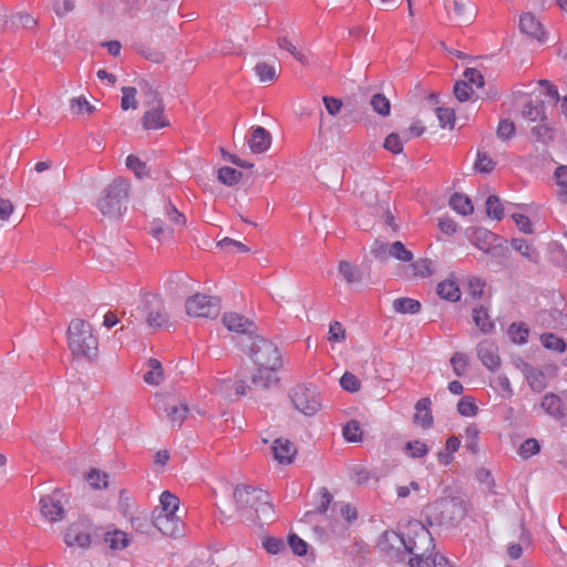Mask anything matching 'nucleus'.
Segmentation results:
<instances>
[{
	"mask_svg": "<svg viewBox=\"0 0 567 567\" xmlns=\"http://www.w3.org/2000/svg\"><path fill=\"white\" fill-rule=\"evenodd\" d=\"M251 361L249 368L251 385L267 389L278 382L277 371L282 365V358L278 347L260 336L251 339L248 347Z\"/></svg>",
	"mask_w": 567,
	"mask_h": 567,
	"instance_id": "obj_1",
	"label": "nucleus"
},
{
	"mask_svg": "<svg viewBox=\"0 0 567 567\" xmlns=\"http://www.w3.org/2000/svg\"><path fill=\"white\" fill-rule=\"evenodd\" d=\"M236 514L244 522L274 519V508L269 494L248 484H237L233 492Z\"/></svg>",
	"mask_w": 567,
	"mask_h": 567,
	"instance_id": "obj_2",
	"label": "nucleus"
},
{
	"mask_svg": "<svg viewBox=\"0 0 567 567\" xmlns=\"http://www.w3.org/2000/svg\"><path fill=\"white\" fill-rule=\"evenodd\" d=\"M466 508L460 498H442L435 501L423 511L424 522L429 526L446 529L456 527L465 517Z\"/></svg>",
	"mask_w": 567,
	"mask_h": 567,
	"instance_id": "obj_3",
	"label": "nucleus"
},
{
	"mask_svg": "<svg viewBox=\"0 0 567 567\" xmlns=\"http://www.w3.org/2000/svg\"><path fill=\"white\" fill-rule=\"evenodd\" d=\"M68 346L75 358L92 360L99 353V339L93 332L90 322L75 318L72 319L66 332Z\"/></svg>",
	"mask_w": 567,
	"mask_h": 567,
	"instance_id": "obj_4",
	"label": "nucleus"
},
{
	"mask_svg": "<svg viewBox=\"0 0 567 567\" xmlns=\"http://www.w3.org/2000/svg\"><path fill=\"white\" fill-rule=\"evenodd\" d=\"M378 548L388 554L391 558L403 559L405 554H412L413 557L410 559V567H421L422 556L425 553H419L421 546L419 538L416 537L405 539L394 530H385L378 540Z\"/></svg>",
	"mask_w": 567,
	"mask_h": 567,
	"instance_id": "obj_5",
	"label": "nucleus"
},
{
	"mask_svg": "<svg viewBox=\"0 0 567 567\" xmlns=\"http://www.w3.org/2000/svg\"><path fill=\"white\" fill-rule=\"evenodd\" d=\"M131 322L144 320L151 328L163 327L168 319L163 298L153 293L144 295L131 311Z\"/></svg>",
	"mask_w": 567,
	"mask_h": 567,
	"instance_id": "obj_6",
	"label": "nucleus"
},
{
	"mask_svg": "<svg viewBox=\"0 0 567 567\" xmlns=\"http://www.w3.org/2000/svg\"><path fill=\"white\" fill-rule=\"evenodd\" d=\"M130 184L125 179H115L109 184L96 202V207L102 215L116 217L122 214V209L128 196Z\"/></svg>",
	"mask_w": 567,
	"mask_h": 567,
	"instance_id": "obj_7",
	"label": "nucleus"
},
{
	"mask_svg": "<svg viewBox=\"0 0 567 567\" xmlns=\"http://www.w3.org/2000/svg\"><path fill=\"white\" fill-rule=\"evenodd\" d=\"M184 224L185 217L172 204H166L153 219L150 233L158 241H166L172 238L174 228Z\"/></svg>",
	"mask_w": 567,
	"mask_h": 567,
	"instance_id": "obj_8",
	"label": "nucleus"
},
{
	"mask_svg": "<svg viewBox=\"0 0 567 567\" xmlns=\"http://www.w3.org/2000/svg\"><path fill=\"white\" fill-rule=\"evenodd\" d=\"M143 103L150 107L143 116V127L145 130H158L168 125V121L163 113V103L157 92L151 87H145Z\"/></svg>",
	"mask_w": 567,
	"mask_h": 567,
	"instance_id": "obj_9",
	"label": "nucleus"
},
{
	"mask_svg": "<svg viewBox=\"0 0 567 567\" xmlns=\"http://www.w3.org/2000/svg\"><path fill=\"white\" fill-rule=\"evenodd\" d=\"M412 527L415 528V535L419 538L421 549L419 553H425L421 560V567H450L447 559L440 555L434 554V544L431 533L421 523H414Z\"/></svg>",
	"mask_w": 567,
	"mask_h": 567,
	"instance_id": "obj_10",
	"label": "nucleus"
},
{
	"mask_svg": "<svg viewBox=\"0 0 567 567\" xmlns=\"http://www.w3.org/2000/svg\"><path fill=\"white\" fill-rule=\"evenodd\" d=\"M185 308L188 316L214 319L220 312V300L216 297L196 293L186 300Z\"/></svg>",
	"mask_w": 567,
	"mask_h": 567,
	"instance_id": "obj_11",
	"label": "nucleus"
},
{
	"mask_svg": "<svg viewBox=\"0 0 567 567\" xmlns=\"http://www.w3.org/2000/svg\"><path fill=\"white\" fill-rule=\"evenodd\" d=\"M290 398L293 406L306 415H313L321 408V402L316 391L302 385L296 386Z\"/></svg>",
	"mask_w": 567,
	"mask_h": 567,
	"instance_id": "obj_12",
	"label": "nucleus"
},
{
	"mask_svg": "<svg viewBox=\"0 0 567 567\" xmlns=\"http://www.w3.org/2000/svg\"><path fill=\"white\" fill-rule=\"evenodd\" d=\"M64 494L60 489L40 498V512L44 519L51 523L60 522L64 517Z\"/></svg>",
	"mask_w": 567,
	"mask_h": 567,
	"instance_id": "obj_13",
	"label": "nucleus"
},
{
	"mask_svg": "<svg viewBox=\"0 0 567 567\" xmlns=\"http://www.w3.org/2000/svg\"><path fill=\"white\" fill-rule=\"evenodd\" d=\"M154 526L165 536L181 537L184 534V523L174 514H154Z\"/></svg>",
	"mask_w": 567,
	"mask_h": 567,
	"instance_id": "obj_14",
	"label": "nucleus"
},
{
	"mask_svg": "<svg viewBox=\"0 0 567 567\" xmlns=\"http://www.w3.org/2000/svg\"><path fill=\"white\" fill-rule=\"evenodd\" d=\"M338 278L351 289L357 288L364 278L363 271L349 260H341L337 268Z\"/></svg>",
	"mask_w": 567,
	"mask_h": 567,
	"instance_id": "obj_15",
	"label": "nucleus"
},
{
	"mask_svg": "<svg viewBox=\"0 0 567 567\" xmlns=\"http://www.w3.org/2000/svg\"><path fill=\"white\" fill-rule=\"evenodd\" d=\"M519 29L523 33L539 42L546 39V32L543 23L532 13L527 12L520 16Z\"/></svg>",
	"mask_w": 567,
	"mask_h": 567,
	"instance_id": "obj_16",
	"label": "nucleus"
},
{
	"mask_svg": "<svg viewBox=\"0 0 567 567\" xmlns=\"http://www.w3.org/2000/svg\"><path fill=\"white\" fill-rule=\"evenodd\" d=\"M477 355L482 363L492 371L498 369L501 365L498 348L491 341L484 340L478 343Z\"/></svg>",
	"mask_w": 567,
	"mask_h": 567,
	"instance_id": "obj_17",
	"label": "nucleus"
},
{
	"mask_svg": "<svg viewBox=\"0 0 567 567\" xmlns=\"http://www.w3.org/2000/svg\"><path fill=\"white\" fill-rule=\"evenodd\" d=\"M430 398H423L415 403L413 423L422 429H430L433 425L434 419L431 411Z\"/></svg>",
	"mask_w": 567,
	"mask_h": 567,
	"instance_id": "obj_18",
	"label": "nucleus"
},
{
	"mask_svg": "<svg viewBox=\"0 0 567 567\" xmlns=\"http://www.w3.org/2000/svg\"><path fill=\"white\" fill-rule=\"evenodd\" d=\"M223 324L229 330L237 333H250L255 328L252 321L246 319L237 312H226L223 316Z\"/></svg>",
	"mask_w": 567,
	"mask_h": 567,
	"instance_id": "obj_19",
	"label": "nucleus"
},
{
	"mask_svg": "<svg viewBox=\"0 0 567 567\" xmlns=\"http://www.w3.org/2000/svg\"><path fill=\"white\" fill-rule=\"evenodd\" d=\"M248 145L252 153H264L271 145V136L266 128L257 126L251 132V136L248 140Z\"/></svg>",
	"mask_w": 567,
	"mask_h": 567,
	"instance_id": "obj_20",
	"label": "nucleus"
},
{
	"mask_svg": "<svg viewBox=\"0 0 567 567\" xmlns=\"http://www.w3.org/2000/svg\"><path fill=\"white\" fill-rule=\"evenodd\" d=\"M275 461H293L297 449L292 442L287 439H277L272 444Z\"/></svg>",
	"mask_w": 567,
	"mask_h": 567,
	"instance_id": "obj_21",
	"label": "nucleus"
},
{
	"mask_svg": "<svg viewBox=\"0 0 567 567\" xmlns=\"http://www.w3.org/2000/svg\"><path fill=\"white\" fill-rule=\"evenodd\" d=\"M64 542L68 546L86 548L91 544V536L89 533L81 530L79 526L72 525L65 530Z\"/></svg>",
	"mask_w": 567,
	"mask_h": 567,
	"instance_id": "obj_22",
	"label": "nucleus"
},
{
	"mask_svg": "<svg viewBox=\"0 0 567 567\" xmlns=\"http://www.w3.org/2000/svg\"><path fill=\"white\" fill-rule=\"evenodd\" d=\"M540 408L554 417L565 416L563 400L555 393H547L542 400Z\"/></svg>",
	"mask_w": 567,
	"mask_h": 567,
	"instance_id": "obj_23",
	"label": "nucleus"
},
{
	"mask_svg": "<svg viewBox=\"0 0 567 567\" xmlns=\"http://www.w3.org/2000/svg\"><path fill=\"white\" fill-rule=\"evenodd\" d=\"M449 204L453 210L463 216H468L474 212L471 198L462 193H454Z\"/></svg>",
	"mask_w": 567,
	"mask_h": 567,
	"instance_id": "obj_24",
	"label": "nucleus"
},
{
	"mask_svg": "<svg viewBox=\"0 0 567 567\" xmlns=\"http://www.w3.org/2000/svg\"><path fill=\"white\" fill-rule=\"evenodd\" d=\"M437 295L449 301H457L461 297L458 285L453 279L441 281L436 287Z\"/></svg>",
	"mask_w": 567,
	"mask_h": 567,
	"instance_id": "obj_25",
	"label": "nucleus"
},
{
	"mask_svg": "<svg viewBox=\"0 0 567 567\" xmlns=\"http://www.w3.org/2000/svg\"><path fill=\"white\" fill-rule=\"evenodd\" d=\"M495 239V234L482 227L474 229L472 234L473 244L483 251L489 250Z\"/></svg>",
	"mask_w": 567,
	"mask_h": 567,
	"instance_id": "obj_26",
	"label": "nucleus"
},
{
	"mask_svg": "<svg viewBox=\"0 0 567 567\" xmlns=\"http://www.w3.org/2000/svg\"><path fill=\"white\" fill-rule=\"evenodd\" d=\"M524 373L533 391L540 392L546 388V377L540 370L525 365Z\"/></svg>",
	"mask_w": 567,
	"mask_h": 567,
	"instance_id": "obj_27",
	"label": "nucleus"
},
{
	"mask_svg": "<svg viewBox=\"0 0 567 567\" xmlns=\"http://www.w3.org/2000/svg\"><path fill=\"white\" fill-rule=\"evenodd\" d=\"M446 7H449L450 12H453L458 22H468L471 20L472 10L462 0H452Z\"/></svg>",
	"mask_w": 567,
	"mask_h": 567,
	"instance_id": "obj_28",
	"label": "nucleus"
},
{
	"mask_svg": "<svg viewBox=\"0 0 567 567\" xmlns=\"http://www.w3.org/2000/svg\"><path fill=\"white\" fill-rule=\"evenodd\" d=\"M554 179L559 187L558 198L567 203V165H558L554 172Z\"/></svg>",
	"mask_w": 567,
	"mask_h": 567,
	"instance_id": "obj_29",
	"label": "nucleus"
},
{
	"mask_svg": "<svg viewBox=\"0 0 567 567\" xmlns=\"http://www.w3.org/2000/svg\"><path fill=\"white\" fill-rule=\"evenodd\" d=\"M342 435L348 442H361L363 439V430L358 421L351 420L343 425Z\"/></svg>",
	"mask_w": 567,
	"mask_h": 567,
	"instance_id": "obj_30",
	"label": "nucleus"
},
{
	"mask_svg": "<svg viewBox=\"0 0 567 567\" xmlns=\"http://www.w3.org/2000/svg\"><path fill=\"white\" fill-rule=\"evenodd\" d=\"M161 512L158 514H174L179 508V499L176 495L172 494L168 491H165L159 496Z\"/></svg>",
	"mask_w": 567,
	"mask_h": 567,
	"instance_id": "obj_31",
	"label": "nucleus"
},
{
	"mask_svg": "<svg viewBox=\"0 0 567 567\" xmlns=\"http://www.w3.org/2000/svg\"><path fill=\"white\" fill-rule=\"evenodd\" d=\"M393 309L399 313H416L421 303L412 298H396L393 300Z\"/></svg>",
	"mask_w": 567,
	"mask_h": 567,
	"instance_id": "obj_32",
	"label": "nucleus"
},
{
	"mask_svg": "<svg viewBox=\"0 0 567 567\" xmlns=\"http://www.w3.org/2000/svg\"><path fill=\"white\" fill-rule=\"evenodd\" d=\"M105 543L113 550L124 549L128 545L127 535L122 530H114L105 534Z\"/></svg>",
	"mask_w": 567,
	"mask_h": 567,
	"instance_id": "obj_33",
	"label": "nucleus"
},
{
	"mask_svg": "<svg viewBox=\"0 0 567 567\" xmlns=\"http://www.w3.org/2000/svg\"><path fill=\"white\" fill-rule=\"evenodd\" d=\"M473 320L482 332H489L494 328V323L491 320L487 310L483 307H478L473 310Z\"/></svg>",
	"mask_w": 567,
	"mask_h": 567,
	"instance_id": "obj_34",
	"label": "nucleus"
},
{
	"mask_svg": "<svg viewBox=\"0 0 567 567\" xmlns=\"http://www.w3.org/2000/svg\"><path fill=\"white\" fill-rule=\"evenodd\" d=\"M511 246L513 247V249L520 252V255L523 257H525L526 259H528L530 261H537L538 252L526 240L519 239V238H514L511 243Z\"/></svg>",
	"mask_w": 567,
	"mask_h": 567,
	"instance_id": "obj_35",
	"label": "nucleus"
},
{
	"mask_svg": "<svg viewBox=\"0 0 567 567\" xmlns=\"http://www.w3.org/2000/svg\"><path fill=\"white\" fill-rule=\"evenodd\" d=\"M188 414V408L184 403L172 404L167 409V417L172 425H181Z\"/></svg>",
	"mask_w": 567,
	"mask_h": 567,
	"instance_id": "obj_36",
	"label": "nucleus"
},
{
	"mask_svg": "<svg viewBox=\"0 0 567 567\" xmlns=\"http://www.w3.org/2000/svg\"><path fill=\"white\" fill-rule=\"evenodd\" d=\"M148 371L144 374V381L148 384H159L163 379L162 364L156 359L148 360Z\"/></svg>",
	"mask_w": 567,
	"mask_h": 567,
	"instance_id": "obj_37",
	"label": "nucleus"
},
{
	"mask_svg": "<svg viewBox=\"0 0 567 567\" xmlns=\"http://www.w3.org/2000/svg\"><path fill=\"white\" fill-rule=\"evenodd\" d=\"M413 277L426 278L434 271V265L431 259H419L410 266Z\"/></svg>",
	"mask_w": 567,
	"mask_h": 567,
	"instance_id": "obj_38",
	"label": "nucleus"
},
{
	"mask_svg": "<svg viewBox=\"0 0 567 567\" xmlns=\"http://www.w3.org/2000/svg\"><path fill=\"white\" fill-rule=\"evenodd\" d=\"M540 341L544 348L558 353L565 352L567 348L566 342L554 333H543L540 336Z\"/></svg>",
	"mask_w": 567,
	"mask_h": 567,
	"instance_id": "obj_39",
	"label": "nucleus"
},
{
	"mask_svg": "<svg viewBox=\"0 0 567 567\" xmlns=\"http://www.w3.org/2000/svg\"><path fill=\"white\" fill-rule=\"evenodd\" d=\"M243 173L236 168L224 166L218 171V179L227 186H233L241 179Z\"/></svg>",
	"mask_w": 567,
	"mask_h": 567,
	"instance_id": "obj_40",
	"label": "nucleus"
},
{
	"mask_svg": "<svg viewBox=\"0 0 567 567\" xmlns=\"http://www.w3.org/2000/svg\"><path fill=\"white\" fill-rule=\"evenodd\" d=\"M254 70L261 82H271L277 78V68L274 64L259 62Z\"/></svg>",
	"mask_w": 567,
	"mask_h": 567,
	"instance_id": "obj_41",
	"label": "nucleus"
},
{
	"mask_svg": "<svg viewBox=\"0 0 567 567\" xmlns=\"http://www.w3.org/2000/svg\"><path fill=\"white\" fill-rule=\"evenodd\" d=\"M332 501V495L326 487H322L319 492V496L317 499V505L315 511H309L306 513V517H311L315 514H324Z\"/></svg>",
	"mask_w": 567,
	"mask_h": 567,
	"instance_id": "obj_42",
	"label": "nucleus"
},
{
	"mask_svg": "<svg viewBox=\"0 0 567 567\" xmlns=\"http://www.w3.org/2000/svg\"><path fill=\"white\" fill-rule=\"evenodd\" d=\"M278 45L280 49L286 50L289 54H291L297 61H299L302 64L308 63V56L307 54L297 48L289 39L281 38L278 41Z\"/></svg>",
	"mask_w": 567,
	"mask_h": 567,
	"instance_id": "obj_43",
	"label": "nucleus"
},
{
	"mask_svg": "<svg viewBox=\"0 0 567 567\" xmlns=\"http://www.w3.org/2000/svg\"><path fill=\"white\" fill-rule=\"evenodd\" d=\"M125 164L127 168L131 169L138 178H143L144 176H147L150 173L146 163L142 162L135 155H128L126 157Z\"/></svg>",
	"mask_w": 567,
	"mask_h": 567,
	"instance_id": "obj_44",
	"label": "nucleus"
},
{
	"mask_svg": "<svg viewBox=\"0 0 567 567\" xmlns=\"http://www.w3.org/2000/svg\"><path fill=\"white\" fill-rule=\"evenodd\" d=\"M486 213L489 217L501 220L504 216V208L499 198L495 195H491L486 199Z\"/></svg>",
	"mask_w": 567,
	"mask_h": 567,
	"instance_id": "obj_45",
	"label": "nucleus"
},
{
	"mask_svg": "<svg viewBox=\"0 0 567 567\" xmlns=\"http://www.w3.org/2000/svg\"><path fill=\"white\" fill-rule=\"evenodd\" d=\"M389 254L401 261H412L413 259L412 251L406 249L401 241L392 243L389 247Z\"/></svg>",
	"mask_w": 567,
	"mask_h": 567,
	"instance_id": "obj_46",
	"label": "nucleus"
},
{
	"mask_svg": "<svg viewBox=\"0 0 567 567\" xmlns=\"http://www.w3.org/2000/svg\"><path fill=\"white\" fill-rule=\"evenodd\" d=\"M136 93H137V90L133 86L122 87V94H123L122 100H121L122 110L127 111L130 109L135 110L137 107Z\"/></svg>",
	"mask_w": 567,
	"mask_h": 567,
	"instance_id": "obj_47",
	"label": "nucleus"
},
{
	"mask_svg": "<svg viewBox=\"0 0 567 567\" xmlns=\"http://www.w3.org/2000/svg\"><path fill=\"white\" fill-rule=\"evenodd\" d=\"M457 412L462 416H475L478 412V408L473 398L464 396L457 403Z\"/></svg>",
	"mask_w": 567,
	"mask_h": 567,
	"instance_id": "obj_48",
	"label": "nucleus"
},
{
	"mask_svg": "<svg viewBox=\"0 0 567 567\" xmlns=\"http://www.w3.org/2000/svg\"><path fill=\"white\" fill-rule=\"evenodd\" d=\"M262 547L268 554L278 555L286 549V543L282 538L268 536L264 538Z\"/></svg>",
	"mask_w": 567,
	"mask_h": 567,
	"instance_id": "obj_49",
	"label": "nucleus"
},
{
	"mask_svg": "<svg viewBox=\"0 0 567 567\" xmlns=\"http://www.w3.org/2000/svg\"><path fill=\"white\" fill-rule=\"evenodd\" d=\"M371 106L373 111L382 116H386L390 114V101L383 94H374L371 97Z\"/></svg>",
	"mask_w": 567,
	"mask_h": 567,
	"instance_id": "obj_50",
	"label": "nucleus"
},
{
	"mask_svg": "<svg viewBox=\"0 0 567 567\" xmlns=\"http://www.w3.org/2000/svg\"><path fill=\"white\" fill-rule=\"evenodd\" d=\"M404 142L405 141L403 137H400V135L395 133H391L385 137L383 146L385 150L393 154H400L403 151Z\"/></svg>",
	"mask_w": 567,
	"mask_h": 567,
	"instance_id": "obj_51",
	"label": "nucleus"
},
{
	"mask_svg": "<svg viewBox=\"0 0 567 567\" xmlns=\"http://www.w3.org/2000/svg\"><path fill=\"white\" fill-rule=\"evenodd\" d=\"M523 115L532 122H543L545 118L544 106L543 104L533 105L532 103H528L524 106Z\"/></svg>",
	"mask_w": 567,
	"mask_h": 567,
	"instance_id": "obj_52",
	"label": "nucleus"
},
{
	"mask_svg": "<svg viewBox=\"0 0 567 567\" xmlns=\"http://www.w3.org/2000/svg\"><path fill=\"white\" fill-rule=\"evenodd\" d=\"M406 455L413 458L424 457L427 452V445L421 441H412L406 443Z\"/></svg>",
	"mask_w": 567,
	"mask_h": 567,
	"instance_id": "obj_53",
	"label": "nucleus"
},
{
	"mask_svg": "<svg viewBox=\"0 0 567 567\" xmlns=\"http://www.w3.org/2000/svg\"><path fill=\"white\" fill-rule=\"evenodd\" d=\"M436 116L440 122V126L442 128L450 127L452 128L454 126L455 122V114L454 111L450 107H437L436 109Z\"/></svg>",
	"mask_w": 567,
	"mask_h": 567,
	"instance_id": "obj_54",
	"label": "nucleus"
},
{
	"mask_svg": "<svg viewBox=\"0 0 567 567\" xmlns=\"http://www.w3.org/2000/svg\"><path fill=\"white\" fill-rule=\"evenodd\" d=\"M474 166L481 173H489L494 169L495 162L486 153L478 151Z\"/></svg>",
	"mask_w": 567,
	"mask_h": 567,
	"instance_id": "obj_55",
	"label": "nucleus"
},
{
	"mask_svg": "<svg viewBox=\"0 0 567 567\" xmlns=\"http://www.w3.org/2000/svg\"><path fill=\"white\" fill-rule=\"evenodd\" d=\"M109 475L105 472L92 470L86 475V481L93 488H102L107 486Z\"/></svg>",
	"mask_w": 567,
	"mask_h": 567,
	"instance_id": "obj_56",
	"label": "nucleus"
},
{
	"mask_svg": "<svg viewBox=\"0 0 567 567\" xmlns=\"http://www.w3.org/2000/svg\"><path fill=\"white\" fill-rule=\"evenodd\" d=\"M340 385L348 392H358L361 388V382L353 373L344 372L340 379Z\"/></svg>",
	"mask_w": 567,
	"mask_h": 567,
	"instance_id": "obj_57",
	"label": "nucleus"
},
{
	"mask_svg": "<svg viewBox=\"0 0 567 567\" xmlns=\"http://www.w3.org/2000/svg\"><path fill=\"white\" fill-rule=\"evenodd\" d=\"M234 388L236 395H245L246 394V385L244 381H238L236 383H233L230 381H224L220 384L219 391L225 396H231V389Z\"/></svg>",
	"mask_w": 567,
	"mask_h": 567,
	"instance_id": "obj_58",
	"label": "nucleus"
},
{
	"mask_svg": "<svg viewBox=\"0 0 567 567\" xmlns=\"http://www.w3.org/2000/svg\"><path fill=\"white\" fill-rule=\"evenodd\" d=\"M464 81H466L472 87L481 89L484 85V78L482 73L474 68H468L464 71Z\"/></svg>",
	"mask_w": 567,
	"mask_h": 567,
	"instance_id": "obj_59",
	"label": "nucleus"
},
{
	"mask_svg": "<svg viewBox=\"0 0 567 567\" xmlns=\"http://www.w3.org/2000/svg\"><path fill=\"white\" fill-rule=\"evenodd\" d=\"M540 451L539 442L535 439L526 440L519 449V454L524 458L532 457Z\"/></svg>",
	"mask_w": 567,
	"mask_h": 567,
	"instance_id": "obj_60",
	"label": "nucleus"
},
{
	"mask_svg": "<svg viewBox=\"0 0 567 567\" xmlns=\"http://www.w3.org/2000/svg\"><path fill=\"white\" fill-rule=\"evenodd\" d=\"M454 94L460 102H465L471 99L473 87L466 81L456 82L454 85Z\"/></svg>",
	"mask_w": 567,
	"mask_h": 567,
	"instance_id": "obj_61",
	"label": "nucleus"
},
{
	"mask_svg": "<svg viewBox=\"0 0 567 567\" xmlns=\"http://www.w3.org/2000/svg\"><path fill=\"white\" fill-rule=\"evenodd\" d=\"M288 544L297 556H303L307 554L308 544L296 534L288 536Z\"/></svg>",
	"mask_w": 567,
	"mask_h": 567,
	"instance_id": "obj_62",
	"label": "nucleus"
},
{
	"mask_svg": "<svg viewBox=\"0 0 567 567\" xmlns=\"http://www.w3.org/2000/svg\"><path fill=\"white\" fill-rule=\"evenodd\" d=\"M451 364L453 367V371L457 377H462L467 369V359L465 354L461 352H456L451 358Z\"/></svg>",
	"mask_w": 567,
	"mask_h": 567,
	"instance_id": "obj_63",
	"label": "nucleus"
},
{
	"mask_svg": "<svg viewBox=\"0 0 567 567\" xmlns=\"http://www.w3.org/2000/svg\"><path fill=\"white\" fill-rule=\"evenodd\" d=\"M509 334L512 339L517 343H525L528 338V329L524 327L522 323H513L509 327Z\"/></svg>",
	"mask_w": 567,
	"mask_h": 567,
	"instance_id": "obj_64",
	"label": "nucleus"
}]
</instances>
